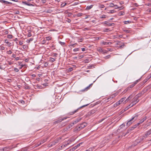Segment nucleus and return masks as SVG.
<instances>
[{
    "label": "nucleus",
    "mask_w": 151,
    "mask_h": 151,
    "mask_svg": "<svg viewBox=\"0 0 151 151\" xmlns=\"http://www.w3.org/2000/svg\"><path fill=\"white\" fill-rule=\"evenodd\" d=\"M87 125V124L84 122L81 124L78 125L74 129L75 131H79L81 129L86 127Z\"/></svg>",
    "instance_id": "nucleus-1"
},
{
    "label": "nucleus",
    "mask_w": 151,
    "mask_h": 151,
    "mask_svg": "<svg viewBox=\"0 0 151 151\" xmlns=\"http://www.w3.org/2000/svg\"><path fill=\"white\" fill-rule=\"evenodd\" d=\"M62 139L61 137H59L55 139L54 141L51 142L48 145L49 147H51L55 145L56 144L60 142Z\"/></svg>",
    "instance_id": "nucleus-2"
},
{
    "label": "nucleus",
    "mask_w": 151,
    "mask_h": 151,
    "mask_svg": "<svg viewBox=\"0 0 151 151\" xmlns=\"http://www.w3.org/2000/svg\"><path fill=\"white\" fill-rule=\"evenodd\" d=\"M90 104V103H89L87 104L86 105H83V106H81L80 107L78 108V109L75 110V111L69 113H68V114L69 115H73V114H74L76 113V112H78V111H79V110L80 109L83 108L84 107H85L86 106H88V105H89Z\"/></svg>",
    "instance_id": "nucleus-3"
},
{
    "label": "nucleus",
    "mask_w": 151,
    "mask_h": 151,
    "mask_svg": "<svg viewBox=\"0 0 151 151\" xmlns=\"http://www.w3.org/2000/svg\"><path fill=\"white\" fill-rule=\"evenodd\" d=\"M145 139V137L142 136L141 137L137 139L134 142V146L137 145L138 144L141 142Z\"/></svg>",
    "instance_id": "nucleus-4"
},
{
    "label": "nucleus",
    "mask_w": 151,
    "mask_h": 151,
    "mask_svg": "<svg viewBox=\"0 0 151 151\" xmlns=\"http://www.w3.org/2000/svg\"><path fill=\"white\" fill-rule=\"evenodd\" d=\"M14 147H13L12 146L6 147L1 149L0 150L1 151H9Z\"/></svg>",
    "instance_id": "nucleus-5"
},
{
    "label": "nucleus",
    "mask_w": 151,
    "mask_h": 151,
    "mask_svg": "<svg viewBox=\"0 0 151 151\" xmlns=\"http://www.w3.org/2000/svg\"><path fill=\"white\" fill-rule=\"evenodd\" d=\"M117 44L119 45H120L119 47L121 49L123 48L124 46H125V45H124V44L120 41H118Z\"/></svg>",
    "instance_id": "nucleus-6"
},
{
    "label": "nucleus",
    "mask_w": 151,
    "mask_h": 151,
    "mask_svg": "<svg viewBox=\"0 0 151 151\" xmlns=\"http://www.w3.org/2000/svg\"><path fill=\"white\" fill-rule=\"evenodd\" d=\"M139 101V100L138 98V97L137 96H135V97L132 99V103H137Z\"/></svg>",
    "instance_id": "nucleus-7"
},
{
    "label": "nucleus",
    "mask_w": 151,
    "mask_h": 151,
    "mask_svg": "<svg viewBox=\"0 0 151 151\" xmlns=\"http://www.w3.org/2000/svg\"><path fill=\"white\" fill-rule=\"evenodd\" d=\"M151 134V129H150V130L148 131L147 133L145 134V135L143 136L144 137H145V138H146L147 137Z\"/></svg>",
    "instance_id": "nucleus-8"
},
{
    "label": "nucleus",
    "mask_w": 151,
    "mask_h": 151,
    "mask_svg": "<svg viewBox=\"0 0 151 151\" xmlns=\"http://www.w3.org/2000/svg\"><path fill=\"white\" fill-rule=\"evenodd\" d=\"M0 2L2 3H4L5 5H7L8 4H12V3L8 2L6 1H5L4 0H0Z\"/></svg>",
    "instance_id": "nucleus-9"
},
{
    "label": "nucleus",
    "mask_w": 151,
    "mask_h": 151,
    "mask_svg": "<svg viewBox=\"0 0 151 151\" xmlns=\"http://www.w3.org/2000/svg\"><path fill=\"white\" fill-rule=\"evenodd\" d=\"M67 118V117H64L63 118H62L61 119H60L57 120V121H55L54 122V123L56 124L57 123H59L60 122H61L64 119H65Z\"/></svg>",
    "instance_id": "nucleus-10"
},
{
    "label": "nucleus",
    "mask_w": 151,
    "mask_h": 151,
    "mask_svg": "<svg viewBox=\"0 0 151 151\" xmlns=\"http://www.w3.org/2000/svg\"><path fill=\"white\" fill-rule=\"evenodd\" d=\"M93 84V83H91V84H90L89 86H87V87H86V88L83 89L81 91L84 92L85 91H87V90H88V89H90V86H91Z\"/></svg>",
    "instance_id": "nucleus-11"
},
{
    "label": "nucleus",
    "mask_w": 151,
    "mask_h": 151,
    "mask_svg": "<svg viewBox=\"0 0 151 151\" xmlns=\"http://www.w3.org/2000/svg\"><path fill=\"white\" fill-rule=\"evenodd\" d=\"M104 24H107L108 26H113L114 25V23H109L108 22L106 21H105L104 22Z\"/></svg>",
    "instance_id": "nucleus-12"
},
{
    "label": "nucleus",
    "mask_w": 151,
    "mask_h": 151,
    "mask_svg": "<svg viewBox=\"0 0 151 151\" xmlns=\"http://www.w3.org/2000/svg\"><path fill=\"white\" fill-rule=\"evenodd\" d=\"M133 120H132V119H131L129 121H128L126 124V126L127 127H129V125L131 124L132 123V121Z\"/></svg>",
    "instance_id": "nucleus-13"
},
{
    "label": "nucleus",
    "mask_w": 151,
    "mask_h": 151,
    "mask_svg": "<svg viewBox=\"0 0 151 151\" xmlns=\"http://www.w3.org/2000/svg\"><path fill=\"white\" fill-rule=\"evenodd\" d=\"M135 86V84H132L130 85H129L127 88V91H128V90L130 89L131 88Z\"/></svg>",
    "instance_id": "nucleus-14"
},
{
    "label": "nucleus",
    "mask_w": 151,
    "mask_h": 151,
    "mask_svg": "<svg viewBox=\"0 0 151 151\" xmlns=\"http://www.w3.org/2000/svg\"><path fill=\"white\" fill-rule=\"evenodd\" d=\"M147 119V117L145 116L144 117L143 119H141L140 121L139 122V123H140V124H142V123H143L144 121H145L146 119Z\"/></svg>",
    "instance_id": "nucleus-15"
},
{
    "label": "nucleus",
    "mask_w": 151,
    "mask_h": 151,
    "mask_svg": "<svg viewBox=\"0 0 151 151\" xmlns=\"http://www.w3.org/2000/svg\"><path fill=\"white\" fill-rule=\"evenodd\" d=\"M48 139V137H47L45 139H43L42 140H41L40 141V142H41V144H42L44 143L45 142H46L47 141Z\"/></svg>",
    "instance_id": "nucleus-16"
},
{
    "label": "nucleus",
    "mask_w": 151,
    "mask_h": 151,
    "mask_svg": "<svg viewBox=\"0 0 151 151\" xmlns=\"http://www.w3.org/2000/svg\"><path fill=\"white\" fill-rule=\"evenodd\" d=\"M82 118H78L77 119L74 121L73 122L74 123V124H76L80 121L81 119Z\"/></svg>",
    "instance_id": "nucleus-17"
},
{
    "label": "nucleus",
    "mask_w": 151,
    "mask_h": 151,
    "mask_svg": "<svg viewBox=\"0 0 151 151\" xmlns=\"http://www.w3.org/2000/svg\"><path fill=\"white\" fill-rule=\"evenodd\" d=\"M79 144H77L74 147H73L72 148V150H73V151H74L76 149L77 147H79Z\"/></svg>",
    "instance_id": "nucleus-18"
},
{
    "label": "nucleus",
    "mask_w": 151,
    "mask_h": 151,
    "mask_svg": "<svg viewBox=\"0 0 151 151\" xmlns=\"http://www.w3.org/2000/svg\"><path fill=\"white\" fill-rule=\"evenodd\" d=\"M93 5H91L90 6H87L86 8V9L89 10L92 8Z\"/></svg>",
    "instance_id": "nucleus-19"
},
{
    "label": "nucleus",
    "mask_w": 151,
    "mask_h": 151,
    "mask_svg": "<svg viewBox=\"0 0 151 151\" xmlns=\"http://www.w3.org/2000/svg\"><path fill=\"white\" fill-rule=\"evenodd\" d=\"M31 31L30 30H29L28 31V33L27 34V36L28 37H30L32 36V35L31 34Z\"/></svg>",
    "instance_id": "nucleus-20"
},
{
    "label": "nucleus",
    "mask_w": 151,
    "mask_h": 151,
    "mask_svg": "<svg viewBox=\"0 0 151 151\" xmlns=\"http://www.w3.org/2000/svg\"><path fill=\"white\" fill-rule=\"evenodd\" d=\"M97 50L99 52H102L103 51V50L102 48L100 47H98L97 49Z\"/></svg>",
    "instance_id": "nucleus-21"
},
{
    "label": "nucleus",
    "mask_w": 151,
    "mask_h": 151,
    "mask_svg": "<svg viewBox=\"0 0 151 151\" xmlns=\"http://www.w3.org/2000/svg\"><path fill=\"white\" fill-rule=\"evenodd\" d=\"M138 115H137V114L134 117H133L132 118V120H133L134 119H135V120H136V119H137V118L138 117Z\"/></svg>",
    "instance_id": "nucleus-22"
},
{
    "label": "nucleus",
    "mask_w": 151,
    "mask_h": 151,
    "mask_svg": "<svg viewBox=\"0 0 151 151\" xmlns=\"http://www.w3.org/2000/svg\"><path fill=\"white\" fill-rule=\"evenodd\" d=\"M116 12L114 10H112L109 11V12H108L107 13H111L112 14L113 13H114Z\"/></svg>",
    "instance_id": "nucleus-23"
},
{
    "label": "nucleus",
    "mask_w": 151,
    "mask_h": 151,
    "mask_svg": "<svg viewBox=\"0 0 151 151\" xmlns=\"http://www.w3.org/2000/svg\"><path fill=\"white\" fill-rule=\"evenodd\" d=\"M55 59L53 58H50V59L49 60V61L51 62H54V61H55Z\"/></svg>",
    "instance_id": "nucleus-24"
},
{
    "label": "nucleus",
    "mask_w": 151,
    "mask_h": 151,
    "mask_svg": "<svg viewBox=\"0 0 151 151\" xmlns=\"http://www.w3.org/2000/svg\"><path fill=\"white\" fill-rule=\"evenodd\" d=\"M110 7H113L114 6H117V5H114L113 3H111L109 5Z\"/></svg>",
    "instance_id": "nucleus-25"
},
{
    "label": "nucleus",
    "mask_w": 151,
    "mask_h": 151,
    "mask_svg": "<svg viewBox=\"0 0 151 151\" xmlns=\"http://www.w3.org/2000/svg\"><path fill=\"white\" fill-rule=\"evenodd\" d=\"M18 103H21L22 104H24L25 102L22 100H20L18 101Z\"/></svg>",
    "instance_id": "nucleus-26"
},
{
    "label": "nucleus",
    "mask_w": 151,
    "mask_h": 151,
    "mask_svg": "<svg viewBox=\"0 0 151 151\" xmlns=\"http://www.w3.org/2000/svg\"><path fill=\"white\" fill-rule=\"evenodd\" d=\"M59 43L61 44L62 46L65 45V43L64 42H62L60 41L59 42Z\"/></svg>",
    "instance_id": "nucleus-27"
},
{
    "label": "nucleus",
    "mask_w": 151,
    "mask_h": 151,
    "mask_svg": "<svg viewBox=\"0 0 151 151\" xmlns=\"http://www.w3.org/2000/svg\"><path fill=\"white\" fill-rule=\"evenodd\" d=\"M140 124V123H138L137 124L134 125L133 126V128H134V129L136 128L137 126H139V124Z\"/></svg>",
    "instance_id": "nucleus-28"
},
{
    "label": "nucleus",
    "mask_w": 151,
    "mask_h": 151,
    "mask_svg": "<svg viewBox=\"0 0 151 151\" xmlns=\"http://www.w3.org/2000/svg\"><path fill=\"white\" fill-rule=\"evenodd\" d=\"M109 43H111V42H102V44L104 45H108Z\"/></svg>",
    "instance_id": "nucleus-29"
},
{
    "label": "nucleus",
    "mask_w": 151,
    "mask_h": 151,
    "mask_svg": "<svg viewBox=\"0 0 151 151\" xmlns=\"http://www.w3.org/2000/svg\"><path fill=\"white\" fill-rule=\"evenodd\" d=\"M110 57H111L110 55H107V56H106L104 57V59H107L109 58H110Z\"/></svg>",
    "instance_id": "nucleus-30"
},
{
    "label": "nucleus",
    "mask_w": 151,
    "mask_h": 151,
    "mask_svg": "<svg viewBox=\"0 0 151 151\" xmlns=\"http://www.w3.org/2000/svg\"><path fill=\"white\" fill-rule=\"evenodd\" d=\"M132 98V97H131V96H129L127 98V99L125 101V102H127L129 100L131 99Z\"/></svg>",
    "instance_id": "nucleus-31"
},
{
    "label": "nucleus",
    "mask_w": 151,
    "mask_h": 151,
    "mask_svg": "<svg viewBox=\"0 0 151 151\" xmlns=\"http://www.w3.org/2000/svg\"><path fill=\"white\" fill-rule=\"evenodd\" d=\"M110 31H111V30H110L109 29L106 28L104 29V32H109Z\"/></svg>",
    "instance_id": "nucleus-32"
},
{
    "label": "nucleus",
    "mask_w": 151,
    "mask_h": 151,
    "mask_svg": "<svg viewBox=\"0 0 151 151\" xmlns=\"http://www.w3.org/2000/svg\"><path fill=\"white\" fill-rule=\"evenodd\" d=\"M95 110H92L91 111L89 112V113L91 114H94V113H95Z\"/></svg>",
    "instance_id": "nucleus-33"
},
{
    "label": "nucleus",
    "mask_w": 151,
    "mask_h": 151,
    "mask_svg": "<svg viewBox=\"0 0 151 151\" xmlns=\"http://www.w3.org/2000/svg\"><path fill=\"white\" fill-rule=\"evenodd\" d=\"M46 40L48 41L50 40L51 39V37L50 36L46 37H45Z\"/></svg>",
    "instance_id": "nucleus-34"
},
{
    "label": "nucleus",
    "mask_w": 151,
    "mask_h": 151,
    "mask_svg": "<svg viewBox=\"0 0 151 151\" xmlns=\"http://www.w3.org/2000/svg\"><path fill=\"white\" fill-rule=\"evenodd\" d=\"M120 104L119 103V102L117 101L116 102V103L114 104V106H118L119 105H120Z\"/></svg>",
    "instance_id": "nucleus-35"
},
{
    "label": "nucleus",
    "mask_w": 151,
    "mask_h": 151,
    "mask_svg": "<svg viewBox=\"0 0 151 151\" xmlns=\"http://www.w3.org/2000/svg\"><path fill=\"white\" fill-rule=\"evenodd\" d=\"M106 17V15H103L101 17H100V19H103V18H105Z\"/></svg>",
    "instance_id": "nucleus-36"
},
{
    "label": "nucleus",
    "mask_w": 151,
    "mask_h": 151,
    "mask_svg": "<svg viewBox=\"0 0 151 151\" xmlns=\"http://www.w3.org/2000/svg\"><path fill=\"white\" fill-rule=\"evenodd\" d=\"M142 95V93H140L136 95L135 96H137L138 97V99Z\"/></svg>",
    "instance_id": "nucleus-37"
},
{
    "label": "nucleus",
    "mask_w": 151,
    "mask_h": 151,
    "mask_svg": "<svg viewBox=\"0 0 151 151\" xmlns=\"http://www.w3.org/2000/svg\"><path fill=\"white\" fill-rule=\"evenodd\" d=\"M5 67H4L2 65H0V69H1V70H4L5 69Z\"/></svg>",
    "instance_id": "nucleus-38"
},
{
    "label": "nucleus",
    "mask_w": 151,
    "mask_h": 151,
    "mask_svg": "<svg viewBox=\"0 0 151 151\" xmlns=\"http://www.w3.org/2000/svg\"><path fill=\"white\" fill-rule=\"evenodd\" d=\"M67 4V3H62L61 4V7H63L65 6Z\"/></svg>",
    "instance_id": "nucleus-39"
},
{
    "label": "nucleus",
    "mask_w": 151,
    "mask_h": 151,
    "mask_svg": "<svg viewBox=\"0 0 151 151\" xmlns=\"http://www.w3.org/2000/svg\"><path fill=\"white\" fill-rule=\"evenodd\" d=\"M124 12H119V14L120 16L123 15L124 14Z\"/></svg>",
    "instance_id": "nucleus-40"
},
{
    "label": "nucleus",
    "mask_w": 151,
    "mask_h": 151,
    "mask_svg": "<svg viewBox=\"0 0 151 151\" xmlns=\"http://www.w3.org/2000/svg\"><path fill=\"white\" fill-rule=\"evenodd\" d=\"M77 44V43H75L74 44H71L69 46V47H70V46H71L73 47H75V45H76Z\"/></svg>",
    "instance_id": "nucleus-41"
},
{
    "label": "nucleus",
    "mask_w": 151,
    "mask_h": 151,
    "mask_svg": "<svg viewBox=\"0 0 151 151\" xmlns=\"http://www.w3.org/2000/svg\"><path fill=\"white\" fill-rule=\"evenodd\" d=\"M134 105H135V104H129L128 106L129 108H130L133 106H134Z\"/></svg>",
    "instance_id": "nucleus-42"
},
{
    "label": "nucleus",
    "mask_w": 151,
    "mask_h": 151,
    "mask_svg": "<svg viewBox=\"0 0 151 151\" xmlns=\"http://www.w3.org/2000/svg\"><path fill=\"white\" fill-rule=\"evenodd\" d=\"M94 68V66L93 65H89L88 67V68L89 69L93 68Z\"/></svg>",
    "instance_id": "nucleus-43"
},
{
    "label": "nucleus",
    "mask_w": 151,
    "mask_h": 151,
    "mask_svg": "<svg viewBox=\"0 0 151 151\" xmlns=\"http://www.w3.org/2000/svg\"><path fill=\"white\" fill-rule=\"evenodd\" d=\"M130 130L129 129H128L127 130V132L125 134V135H124V136H125L126 135H127V134L128 133H129V132H130Z\"/></svg>",
    "instance_id": "nucleus-44"
},
{
    "label": "nucleus",
    "mask_w": 151,
    "mask_h": 151,
    "mask_svg": "<svg viewBox=\"0 0 151 151\" xmlns=\"http://www.w3.org/2000/svg\"><path fill=\"white\" fill-rule=\"evenodd\" d=\"M125 126V125L124 124H122L121 125L120 127L121 128H123V127H124Z\"/></svg>",
    "instance_id": "nucleus-45"
},
{
    "label": "nucleus",
    "mask_w": 151,
    "mask_h": 151,
    "mask_svg": "<svg viewBox=\"0 0 151 151\" xmlns=\"http://www.w3.org/2000/svg\"><path fill=\"white\" fill-rule=\"evenodd\" d=\"M7 53L9 54H10L12 53V52L11 50L7 51Z\"/></svg>",
    "instance_id": "nucleus-46"
},
{
    "label": "nucleus",
    "mask_w": 151,
    "mask_h": 151,
    "mask_svg": "<svg viewBox=\"0 0 151 151\" xmlns=\"http://www.w3.org/2000/svg\"><path fill=\"white\" fill-rule=\"evenodd\" d=\"M125 99L126 97L122 98L120 100L122 102L125 100Z\"/></svg>",
    "instance_id": "nucleus-47"
},
{
    "label": "nucleus",
    "mask_w": 151,
    "mask_h": 151,
    "mask_svg": "<svg viewBox=\"0 0 151 151\" xmlns=\"http://www.w3.org/2000/svg\"><path fill=\"white\" fill-rule=\"evenodd\" d=\"M33 40V38H30L29 40H28V42L29 43L31 41H32Z\"/></svg>",
    "instance_id": "nucleus-48"
},
{
    "label": "nucleus",
    "mask_w": 151,
    "mask_h": 151,
    "mask_svg": "<svg viewBox=\"0 0 151 151\" xmlns=\"http://www.w3.org/2000/svg\"><path fill=\"white\" fill-rule=\"evenodd\" d=\"M37 87H38V88H43V87H42L41 86L38 85H37Z\"/></svg>",
    "instance_id": "nucleus-49"
},
{
    "label": "nucleus",
    "mask_w": 151,
    "mask_h": 151,
    "mask_svg": "<svg viewBox=\"0 0 151 151\" xmlns=\"http://www.w3.org/2000/svg\"><path fill=\"white\" fill-rule=\"evenodd\" d=\"M139 80H136L134 83L133 84H135V86L136 85V84L137 83L139 82Z\"/></svg>",
    "instance_id": "nucleus-50"
},
{
    "label": "nucleus",
    "mask_w": 151,
    "mask_h": 151,
    "mask_svg": "<svg viewBox=\"0 0 151 151\" xmlns=\"http://www.w3.org/2000/svg\"><path fill=\"white\" fill-rule=\"evenodd\" d=\"M12 36L11 35H8L7 37L9 38H12Z\"/></svg>",
    "instance_id": "nucleus-51"
},
{
    "label": "nucleus",
    "mask_w": 151,
    "mask_h": 151,
    "mask_svg": "<svg viewBox=\"0 0 151 151\" xmlns=\"http://www.w3.org/2000/svg\"><path fill=\"white\" fill-rule=\"evenodd\" d=\"M78 50H79V48H78L74 49L73 50V51L74 52L77 51H78Z\"/></svg>",
    "instance_id": "nucleus-52"
},
{
    "label": "nucleus",
    "mask_w": 151,
    "mask_h": 151,
    "mask_svg": "<svg viewBox=\"0 0 151 151\" xmlns=\"http://www.w3.org/2000/svg\"><path fill=\"white\" fill-rule=\"evenodd\" d=\"M134 128H133V127H131L129 128L128 129H129L130 131H131L132 130H133Z\"/></svg>",
    "instance_id": "nucleus-53"
},
{
    "label": "nucleus",
    "mask_w": 151,
    "mask_h": 151,
    "mask_svg": "<svg viewBox=\"0 0 151 151\" xmlns=\"http://www.w3.org/2000/svg\"><path fill=\"white\" fill-rule=\"evenodd\" d=\"M124 31L125 32L127 33H129L130 31L129 30H124Z\"/></svg>",
    "instance_id": "nucleus-54"
},
{
    "label": "nucleus",
    "mask_w": 151,
    "mask_h": 151,
    "mask_svg": "<svg viewBox=\"0 0 151 151\" xmlns=\"http://www.w3.org/2000/svg\"><path fill=\"white\" fill-rule=\"evenodd\" d=\"M14 70L16 72H18L19 71V70L17 68H15Z\"/></svg>",
    "instance_id": "nucleus-55"
},
{
    "label": "nucleus",
    "mask_w": 151,
    "mask_h": 151,
    "mask_svg": "<svg viewBox=\"0 0 151 151\" xmlns=\"http://www.w3.org/2000/svg\"><path fill=\"white\" fill-rule=\"evenodd\" d=\"M73 68H70L68 69V71L70 72L71 71L73 70Z\"/></svg>",
    "instance_id": "nucleus-56"
},
{
    "label": "nucleus",
    "mask_w": 151,
    "mask_h": 151,
    "mask_svg": "<svg viewBox=\"0 0 151 151\" xmlns=\"http://www.w3.org/2000/svg\"><path fill=\"white\" fill-rule=\"evenodd\" d=\"M102 52L103 53H107L108 51H106V50H103V51Z\"/></svg>",
    "instance_id": "nucleus-57"
},
{
    "label": "nucleus",
    "mask_w": 151,
    "mask_h": 151,
    "mask_svg": "<svg viewBox=\"0 0 151 151\" xmlns=\"http://www.w3.org/2000/svg\"><path fill=\"white\" fill-rule=\"evenodd\" d=\"M66 21L68 22H69V23H70L71 21V20L70 19H67V20H66Z\"/></svg>",
    "instance_id": "nucleus-58"
},
{
    "label": "nucleus",
    "mask_w": 151,
    "mask_h": 151,
    "mask_svg": "<svg viewBox=\"0 0 151 151\" xmlns=\"http://www.w3.org/2000/svg\"><path fill=\"white\" fill-rule=\"evenodd\" d=\"M82 13H78V14H77V16L78 17H80V16H82Z\"/></svg>",
    "instance_id": "nucleus-59"
},
{
    "label": "nucleus",
    "mask_w": 151,
    "mask_h": 151,
    "mask_svg": "<svg viewBox=\"0 0 151 151\" xmlns=\"http://www.w3.org/2000/svg\"><path fill=\"white\" fill-rule=\"evenodd\" d=\"M25 89H29L30 88V87L29 86H26L25 87Z\"/></svg>",
    "instance_id": "nucleus-60"
},
{
    "label": "nucleus",
    "mask_w": 151,
    "mask_h": 151,
    "mask_svg": "<svg viewBox=\"0 0 151 151\" xmlns=\"http://www.w3.org/2000/svg\"><path fill=\"white\" fill-rule=\"evenodd\" d=\"M74 124V123L73 122H72L70 124V125L71 127H72L73 126Z\"/></svg>",
    "instance_id": "nucleus-61"
},
{
    "label": "nucleus",
    "mask_w": 151,
    "mask_h": 151,
    "mask_svg": "<svg viewBox=\"0 0 151 151\" xmlns=\"http://www.w3.org/2000/svg\"><path fill=\"white\" fill-rule=\"evenodd\" d=\"M128 91H127V88L122 93H123V94L125 93L126 92Z\"/></svg>",
    "instance_id": "nucleus-62"
},
{
    "label": "nucleus",
    "mask_w": 151,
    "mask_h": 151,
    "mask_svg": "<svg viewBox=\"0 0 151 151\" xmlns=\"http://www.w3.org/2000/svg\"><path fill=\"white\" fill-rule=\"evenodd\" d=\"M110 96L111 97V98L113 99L115 96V95H114V94H113L111 95Z\"/></svg>",
    "instance_id": "nucleus-63"
},
{
    "label": "nucleus",
    "mask_w": 151,
    "mask_h": 151,
    "mask_svg": "<svg viewBox=\"0 0 151 151\" xmlns=\"http://www.w3.org/2000/svg\"><path fill=\"white\" fill-rule=\"evenodd\" d=\"M5 42L6 43H9V42H8V40H6L5 41Z\"/></svg>",
    "instance_id": "nucleus-64"
}]
</instances>
